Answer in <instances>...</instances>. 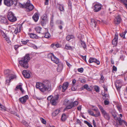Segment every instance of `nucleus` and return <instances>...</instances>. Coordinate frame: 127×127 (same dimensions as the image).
Here are the masks:
<instances>
[{"label": "nucleus", "instance_id": "f257e3e1", "mask_svg": "<svg viewBox=\"0 0 127 127\" xmlns=\"http://www.w3.org/2000/svg\"><path fill=\"white\" fill-rule=\"evenodd\" d=\"M37 88H38L42 92L49 91L51 90V86L50 81L47 80L42 82H37L36 85Z\"/></svg>", "mask_w": 127, "mask_h": 127}, {"label": "nucleus", "instance_id": "f03ea898", "mask_svg": "<svg viewBox=\"0 0 127 127\" xmlns=\"http://www.w3.org/2000/svg\"><path fill=\"white\" fill-rule=\"evenodd\" d=\"M29 56L30 55L28 54H26L21 60L19 61V64L22 67L25 68H27L28 67V62L30 59Z\"/></svg>", "mask_w": 127, "mask_h": 127}, {"label": "nucleus", "instance_id": "7ed1b4c3", "mask_svg": "<svg viewBox=\"0 0 127 127\" xmlns=\"http://www.w3.org/2000/svg\"><path fill=\"white\" fill-rule=\"evenodd\" d=\"M19 4L22 7L25 8H26L27 11H28L32 10L34 8V6L33 5L28 1L24 4L19 3Z\"/></svg>", "mask_w": 127, "mask_h": 127}, {"label": "nucleus", "instance_id": "20e7f679", "mask_svg": "<svg viewBox=\"0 0 127 127\" xmlns=\"http://www.w3.org/2000/svg\"><path fill=\"white\" fill-rule=\"evenodd\" d=\"M7 18L10 21L12 22H14L17 20V18L14 14L11 11L9 12L7 15Z\"/></svg>", "mask_w": 127, "mask_h": 127}, {"label": "nucleus", "instance_id": "39448f33", "mask_svg": "<svg viewBox=\"0 0 127 127\" xmlns=\"http://www.w3.org/2000/svg\"><path fill=\"white\" fill-rule=\"evenodd\" d=\"M4 3L8 7L12 6L14 3L15 6H16L17 4V2L16 1H13V0H3Z\"/></svg>", "mask_w": 127, "mask_h": 127}, {"label": "nucleus", "instance_id": "423d86ee", "mask_svg": "<svg viewBox=\"0 0 127 127\" xmlns=\"http://www.w3.org/2000/svg\"><path fill=\"white\" fill-rule=\"evenodd\" d=\"M48 57L49 58H50L54 63L56 64H58L59 63V60L54 56L53 54L50 53L48 54Z\"/></svg>", "mask_w": 127, "mask_h": 127}, {"label": "nucleus", "instance_id": "0eeeda50", "mask_svg": "<svg viewBox=\"0 0 127 127\" xmlns=\"http://www.w3.org/2000/svg\"><path fill=\"white\" fill-rule=\"evenodd\" d=\"M48 21L47 16L46 14H44L41 17L40 23L42 26L45 25Z\"/></svg>", "mask_w": 127, "mask_h": 127}, {"label": "nucleus", "instance_id": "6e6552de", "mask_svg": "<svg viewBox=\"0 0 127 127\" xmlns=\"http://www.w3.org/2000/svg\"><path fill=\"white\" fill-rule=\"evenodd\" d=\"M102 6L99 3H96L94 6V11L95 12H97L100 10Z\"/></svg>", "mask_w": 127, "mask_h": 127}, {"label": "nucleus", "instance_id": "1a4fd4ad", "mask_svg": "<svg viewBox=\"0 0 127 127\" xmlns=\"http://www.w3.org/2000/svg\"><path fill=\"white\" fill-rule=\"evenodd\" d=\"M59 98L58 95H57L55 96L51 100V102L52 104L53 105H56Z\"/></svg>", "mask_w": 127, "mask_h": 127}, {"label": "nucleus", "instance_id": "9d476101", "mask_svg": "<svg viewBox=\"0 0 127 127\" xmlns=\"http://www.w3.org/2000/svg\"><path fill=\"white\" fill-rule=\"evenodd\" d=\"M28 98V96L27 95H26L20 98L19 100L22 103H24L26 102Z\"/></svg>", "mask_w": 127, "mask_h": 127}, {"label": "nucleus", "instance_id": "9b49d317", "mask_svg": "<svg viewBox=\"0 0 127 127\" xmlns=\"http://www.w3.org/2000/svg\"><path fill=\"white\" fill-rule=\"evenodd\" d=\"M22 74L25 77L27 78H29L30 76V72L26 70H24L22 72Z\"/></svg>", "mask_w": 127, "mask_h": 127}, {"label": "nucleus", "instance_id": "f8f14e48", "mask_svg": "<svg viewBox=\"0 0 127 127\" xmlns=\"http://www.w3.org/2000/svg\"><path fill=\"white\" fill-rule=\"evenodd\" d=\"M118 34H115V35L114 38L112 41V44L114 45H116L117 44L118 40Z\"/></svg>", "mask_w": 127, "mask_h": 127}, {"label": "nucleus", "instance_id": "ddd939ff", "mask_svg": "<svg viewBox=\"0 0 127 127\" xmlns=\"http://www.w3.org/2000/svg\"><path fill=\"white\" fill-rule=\"evenodd\" d=\"M121 20V19L120 16H117L115 19L114 23L115 24L118 25L120 24Z\"/></svg>", "mask_w": 127, "mask_h": 127}, {"label": "nucleus", "instance_id": "4468645a", "mask_svg": "<svg viewBox=\"0 0 127 127\" xmlns=\"http://www.w3.org/2000/svg\"><path fill=\"white\" fill-rule=\"evenodd\" d=\"M97 23L96 21L93 19H91L90 24L91 27L95 28L96 26Z\"/></svg>", "mask_w": 127, "mask_h": 127}, {"label": "nucleus", "instance_id": "2eb2a0df", "mask_svg": "<svg viewBox=\"0 0 127 127\" xmlns=\"http://www.w3.org/2000/svg\"><path fill=\"white\" fill-rule=\"evenodd\" d=\"M89 62L90 63H91L93 62H95L97 64L99 65L100 64V62L99 61L96 59L93 58H91L90 59L89 61Z\"/></svg>", "mask_w": 127, "mask_h": 127}, {"label": "nucleus", "instance_id": "dca6fc26", "mask_svg": "<svg viewBox=\"0 0 127 127\" xmlns=\"http://www.w3.org/2000/svg\"><path fill=\"white\" fill-rule=\"evenodd\" d=\"M69 85V83L67 82L64 83L62 86V90L63 92H64L67 89Z\"/></svg>", "mask_w": 127, "mask_h": 127}, {"label": "nucleus", "instance_id": "f3484780", "mask_svg": "<svg viewBox=\"0 0 127 127\" xmlns=\"http://www.w3.org/2000/svg\"><path fill=\"white\" fill-rule=\"evenodd\" d=\"M115 85L117 90L118 91L122 87V84L120 82L117 81L115 83Z\"/></svg>", "mask_w": 127, "mask_h": 127}, {"label": "nucleus", "instance_id": "a211bd4d", "mask_svg": "<svg viewBox=\"0 0 127 127\" xmlns=\"http://www.w3.org/2000/svg\"><path fill=\"white\" fill-rule=\"evenodd\" d=\"M104 117L107 120H109L110 119V116L109 114L107 113L105 111L102 113Z\"/></svg>", "mask_w": 127, "mask_h": 127}, {"label": "nucleus", "instance_id": "6ab92c4d", "mask_svg": "<svg viewBox=\"0 0 127 127\" xmlns=\"http://www.w3.org/2000/svg\"><path fill=\"white\" fill-rule=\"evenodd\" d=\"M61 111L60 109H56L52 113V117H55L58 115Z\"/></svg>", "mask_w": 127, "mask_h": 127}, {"label": "nucleus", "instance_id": "aec40b11", "mask_svg": "<svg viewBox=\"0 0 127 127\" xmlns=\"http://www.w3.org/2000/svg\"><path fill=\"white\" fill-rule=\"evenodd\" d=\"M32 18L35 22H36L39 19V16L38 13H36L33 15Z\"/></svg>", "mask_w": 127, "mask_h": 127}, {"label": "nucleus", "instance_id": "412c9836", "mask_svg": "<svg viewBox=\"0 0 127 127\" xmlns=\"http://www.w3.org/2000/svg\"><path fill=\"white\" fill-rule=\"evenodd\" d=\"M64 104L67 105L72 104V101L70 100H68L67 99H65L64 100Z\"/></svg>", "mask_w": 127, "mask_h": 127}, {"label": "nucleus", "instance_id": "4be33fe9", "mask_svg": "<svg viewBox=\"0 0 127 127\" xmlns=\"http://www.w3.org/2000/svg\"><path fill=\"white\" fill-rule=\"evenodd\" d=\"M21 26H20L16 28L14 31V32L16 34L18 33L19 32L21 31Z\"/></svg>", "mask_w": 127, "mask_h": 127}, {"label": "nucleus", "instance_id": "5701e85b", "mask_svg": "<svg viewBox=\"0 0 127 127\" xmlns=\"http://www.w3.org/2000/svg\"><path fill=\"white\" fill-rule=\"evenodd\" d=\"M0 21L2 23H3L6 24H8V21L7 19L5 17H2Z\"/></svg>", "mask_w": 127, "mask_h": 127}, {"label": "nucleus", "instance_id": "b1692460", "mask_svg": "<svg viewBox=\"0 0 127 127\" xmlns=\"http://www.w3.org/2000/svg\"><path fill=\"white\" fill-rule=\"evenodd\" d=\"M59 5V9L62 11H64V6L63 5L59 4H58Z\"/></svg>", "mask_w": 127, "mask_h": 127}, {"label": "nucleus", "instance_id": "393cba45", "mask_svg": "<svg viewBox=\"0 0 127 127\" xmlns=\"http://www.w3.org/2000/svg\"><path fill=\"white\" fill-rule=\"evenodd\" d=\"M35 30L36 32L38 33H40V31H41V28L37 26L35 27Z\"/></svg>", "mask_w": 127, "mask_h": 127}, {"label": "nucleus", "instance_id": "a878e982", "mask_svg": "<svg viewBox=\"0 0 127 127\" xmlns=\"http://www.w3.org/2000/svg\"><path fill=\"white\" fill-rule=\"evenodd\" d=\"M65 47L66 49L68 50H71L73 48V47L70 46L69 44H67L65 45Z\"/></svg>", "mask_w": 127, "mask_h": 127}, {"label": "nucleus", "instance_id": "bb28decb", "mask_svg": "<svg viewBox=\"0 0 127 127\" xmlns=\"http://www.w3.org/2000/svg\"><path fill=\"white\" fill-rule=\"evenodd\" d=\"M127 33V31L126 30L124 31V32H122L120 34V35L121 37H123L124 39L126 38L125 37V35Z\"/></svg>", "mask_w": 127, "mask_h": 127}, {"label": "nucleus", "instance_id": "cd10ccee", "mask_svg": "<svg viewBox=\"0 0 127 127\" xmlns=\"http://www.w3.org/2000/svg\"><path fill=\"white\" fill-rule=\"evenodd\" d=\"M30 36L31 38L33 39H36L37 38V36L36 34L33 33H30Z\"/></svg>", "mask_w": 127, "mask_h": 127}, {"label": "nucleus", "instance_id": "c85d7f7f", "mask_svg": "<svg viewBox=\"0 0 127 127\" xmlns=\"http://www.w3.org/2000/svg\"><path fill=\"white\" fill-rule=\"evenodd\" d=\"M66 119V116L65 114H63L62 116L61 120L63 121H65Z\"/></svg>", "mask_w": 127, "mask_h": 127}, {"label": "nucleus", "instance_id": "c756f323", "mask_svg": "<svg viewBox=\"0 0 127 127\" xmlns=\"http://www.w3.org/2000/svg\"><path fill=\"white\" fill-rule=\"evenodd\" d=\"M3 37L7 41L8 43H10V41L9 40V39L8 38L6 35L5 34H4V36Z\"/></svg>", "mask_w": 127, "mask_h": 127}, {"label": "nucleus", "instance_id": "7c9ffc66", "mask_svg": "<svg viewBox=\"0 0 127 127\" xmlns=\"http://www.w3.org/2000/svg\"><path fill=\"white\" fill-rule=\"evenodd\" d=\"M73 36L72 35H68L66 37V39L67 41H69L71 38H73Z\"/></svg>", "mask_w": 127, "mask_h": 127}, {"label": "nucleus", "instance_id": "2f4dec72", "mask_svg": "<svg viewBox=\"0 0 127 127\" xmlns=\"http://www.w3.org/2000/svg\"><path fill=\"white\" fill-rule=\"evenodd\" d=\"M95 114H94V116L95 117H98L100 116V113L99 110L95 112Z\"/></svg>", "mask_w": 127, "mask_h": 127}, {"label": "nucleus", "instance_id": "473e14b6", "mask_svg": "<svg viewBox=\"0 0 127 127\" xmlns=\"http://www.w3.org/2000/svg\"><path fill=\"white\" fill-rule=\"evenodd\" d=\"M116 119L117 120L119 124L120 125H122V123L123 122V120H122L121 118L120 117L117 118Z\"/></svg>", "mask_w": 127, "mask_h": 127}, {"label": "nucleus", "instance_id": "72a5a7b5", "mask_svg": "<svg viewBox=\"0 0 127 127\" xmlns=\"http://www.w3.org/2000/svg\"><path fill=\"white\" fill-rule=\"evenodd\" d=\"M62 65H58L57 68V71L58 72H60L61 71L62 69Z\"/></svg>", "mask_w": 127, "mask_h": 127}, {"label": "nucleus", "instance_id": "f704fd0d", "mask_svg": "<svg viewBox=\"0 0 127 127\" xmlns=\"http://www.w3.org/2000/svg\"><path fill=\"white\" fill-rule=\"evenodd\" d=\"M51 36L50 34L48 32L46 33L44 36V37L47 38H50Z\"/></svg>", "mask_w": 127, "mask_h": 127}, {"label": "nucleus", "instance_id": "c9c22d12", "mask_svg": "<svg viewBox=\"0 0 127 127\" xmlns=\"http://www.w3.org/2000/svg\"><path fill=\"white\" fill-rule=\"evenodd\" d=\"M67 105V106L65 109V110L71 109L73 107V106H72V104Z\"/></svg>", "mask_w": 127, "mask_h": 127}, {"label": "nucleus", "instance_id": "e433bc0d", "mask_svg": "<svg viewBox=\"0 0 127 127\" xmlns=\"http://www.w3.org/2000/svg\"><path fill=\"white\" fill-rule=\"evenodd\" d=\"M80 43L81 44V46L83 47L84 48H85L86 47V45L85 43L84 42L81 41L80 42Z\"/></svg>", "mask_w": 127, "mask_h": 127}, {"label": "nucleus", "instance_id": "4c0bfd02", "mask_svg": "<svg viewBox=\"0 0 127 127\" xmlns=\"http://www.w3.org/2000/svg\"><path fill=\"white\" fill-rule=\"evenodd\" d=\"M112 115L113 116L114 118L116 119V113L114 111H113L111 112Z\"/></svg>", "mask_w": 127, "mask_h": 127}, {"label": "nucleus", "instance_id": "58836bf2", "mask_svg": "<svg viewBox=\"0 0 127 127\" xmlns=\"http://www.w3.org/2000/svg\"><path fill=\"white\" fill-rule=\"evenodd\" d=\"M0 110H4L5 111L6 109L5 107L0 103Z\"/></svg>", "mask_w": 127, "mask_h": 127}, {"label": "nucleus", "instance_id": "ea45409f", "mask_svg": "<svg viewBox=\"0 0 127 127\" xmlns=\"http://www.w3.org/2000/svg\"><path fill=\"white\" fill-rule=\"evenodd\" d=\"M78 104V102L77 101H75L72 102V104L73 107L76 106Z\"/></svg>", "mask_w": 127, "mask_h": 127}, {"label": "nucleus", "instance_id": "a19ab883", "mask_svg": "<svg viewBox=\"0 0 127 127\" xmlns=\"http://www.w3.org/2000/svg\"><path fill=\"white\" fill-rule=\"evenodd\" d=\"M84 123H85L86 124L89 126V127H93V126L90 123L88 122L87 121H84Z\"/></svg>", "mask_w": 127, "mask_h": 127}, {"label": "nucleus", "instance_id": "79ce46f5", "mask_svg": "<svg viewBox=\"0 0 127 127\" xmlns=\"http://www.w3.org/2000/svg\"><path fill=\"white\" fill-rule=\"evenodd\" d=\"M98 106L99 109L101 111V112L102 113H103V112L105 111V110H104L103 109V108L102 107V106L101 105H98Z\"/></svg>", "mask_w": 127, "mask_h": 127}, {"label": "nucleus", "instance_id": "37998d69", "mask_svg": "<svg viewBox=\"0 0 127 127\" xmlns=\"http://www.w3.org/2000/svg\"><path fill=\"white\" fill-rule=\"evenodd\" d=\"M22 86V85L21 84H20L17 86L15 89V91H16L17 89H20V88Z\"/></svg>", "mask_w": 127, "mask_h": 127}, {"label": "nucleus", "instance_id": "c03bdc74", "mask_svg": "<svg viewBox=\"0 0 127 127\" xmlns=\"http://www.w3.org/2000/svg\"><path fill=\"white\" fill-rule=\"evenodd\" d=\"M88 113L91 115L94 116V113L91 110H88Z\"/></svg>", "mask_w": 127, "mask_h": 127}, {"label": "nucleus", "instance_id": "a18cd8bd", "mask_svg": "<svg viewBox=\"0 0 127 127\" xmlns=\"http://www.w3.org/2000/svg\"><path fill=\"white\" fill-rule=\"evenodd\" d=\"M40 120L43 124H46V120L43 118H40Z\"/></svg>", "mask_w": 127, "mask_h": 127}, {"label": "nucleus", "instance_id": "49530a36", "mask_svg": "<svg viewBox=\"0 0 127 127\" xmlns=\"http://www.w3.org/2000/svg\"><path fill=\"white\" fill-rule=\"evenodd\" d=\"M10 72V70L9 69H7L4 71V73L5 74H8Z\"/></svg>", "mask_w": 127, "mask_h": 127}, {"label": "nucleus", "instance_id": "de8ad7c7", "mask_svg": "<svg viewBox=\"0 0 127 127\" xmlns=\"http://www.w3.org/2000/svg\"><path fill=\"white\" fill-rule=\"evenodd\" d=\"M104 95V97H105L104 99L106 100L108 99L109 97V96L108 94H105Z\"/></svg>", "mask_w": 127, "mask_h": 127}, {"label": "nucleus", "instance_id": "09e8293b", "mask_svg": "<svg viewBox=\"0 0 127 127\" xmlns=\"http://www.w3.org/2000/svg\"><path fill=\"white\" fill-rule=\"evenodd\" d=\"M84 69L83 68H78V72L81 73H82L83 72Z\"/></svg>", "mask_w": 127, "mask_h": 127}, {"label": "nucleus", "instance_id": "8fccbe9b", "mask_svg": "<svg viewBox=\"0 0 127 127\" xmlns=\"http://www.w3.org/2000/svg\"><path fill=\"white\" fill-rule=\"evenodd\" d=\"M117 108L118 110L120 112H121L122 111V110L120 106H117Z\"/></svg>", "mask_w": 127, "mask_h": 127}, {"label": "nucleus", "instance_id": "3c124183", "mask_svg": "<svg viewBox=\"0 0 127 127\" xmlns=\"http://www.w3.org/2000/svg\"><path fill=\"white\" fill-rule=\"evenodd\" d=\"M95 89L96 92H99V89L98 87L97 86H95Z\"/></svg>", "mask_w": 127, "mask_h": 127}, {"label": "nucleus", "instance_id": "603ef678", "mask_svg": "<svg viewBox=\"0 0 127 127\" xmlns=\"http://www.w3.org/2000/svg\"><path fill=\"white\" fill-rule=\"evenodd\" d=\"M21 122L22 124L25 125L27 126L28 125L27 122L24 120H22Z\"/></svg>", "mask_w": 127, "mask_h": 127}, {"label": "nucleus", "instance_id": "864d4df0", "mask_svg": "<svg viewBox=\"0 0 127 127\" xmlns=\"http://www.w3.org/2000/svg\"><path fill=\"white\" fill-rule=\"evenodd\" d=\"M88 87V85L87 84H85L83 87H82L81 88L82 89H86Z\"/></svg>", "mask_w": 127, "mask_h": 127}, {"label": "nucleus", "instance_id": "5fc2aeb1", "mask_svg": "<svg viewBox=\"0 0 127 127\" xmlns=\"http://www.w3.org/2000/svg\"><path fill=\"white\" fill-rule=\"evenodd\" d=\"M104 103L105 105H108L109 104V102L107 100H105L104 101Z\"/></svg>", "mask_w": 127, "mask_h": 127}, {"label": "nucleus", "instance_id": "6e6d98bb", "mask_svg": "<svg viewBox=\"0 0 127 127\" xmlns=\"http://www.w3.org/2000/svg\"><path fill=\"white\" fill-rule=\"evenodd\" d=\"M53 96L52 95H50L47 98V99L49 100H51Z\"/></svg>", "mask_w": 127, "mask_h": 127}, {"label": "nucleus", "instance_id": "4d7b16f0", "mask_svg": "<svg viewBox=\"0 0 127 127\" xmlns=\"http://www.w3.org/2000/svg\"><path fill=\"white\" fill-rule=\"evenodd\" d=\"M19 90H20L21 91L22 93V94H24L25 92V91L24 90L22 89V86L20 88Z\"/></svg>", "mask_w": 127, "mask_h": 127}, {"label": "nucleus", "instance_id": "13d9d810", "mask_svg": "<svg viewBox=\"0 0 127 127\" xmlns=\"http://www.w3.org/2000/svg\"><path fill=\"white\" fill-rule=\"evenodd\" d=\"M16 78V76L14 75H12L10 77V80L11 79H13L14 78Z\"/></svg>", "mask_w": 127, "mask_h": 127}, {"label": "nucleus", "instance_id": "bf43d9fd", "mask_svg": "<svg viewBox=\"0 0 127 127\" xmlns=\"http://www.w3.org/2000/svg\"><path fill=\"white\" fill-rule=\"evenodd\" d=\"M81 57L84 59L86 62V56H81Z\"/></svg>", "mask_w": 127, "mask_h": 127}, {"label": "nucleus", "instance_id": "052dcab7", "mask_svg": "<svg viewBox=\"0 0 127 127\" xmlns=\"http://www.w3.org/2000/svg\"><path fill=\"white\" fill-rule=\"evenodd\" d=\"M93 124L94 127H97L96 125V123L94 120H93Z\"/></svg>", "mask_w": 127, "mask_h": 127}, {"label": "nucleus", "instance_id": "680f3d73", "mask_svg": "<svg viewBox=\"0 0 127 127\" xmlns=\"http://www.w3.org/2000/svg\"><path fill=\"white\" fill-rule=\"evenodd\" d=\"M60 45L58 43L55 44V46L57 48H58L60 47Z\"/></svg>", "mask_w": 127, "mask_h": 127}, {"label": "nucleus", "instance_id": "e2e57ef3", "mask_svg": "<svg viewBox=\"0 0 127 127\" xmlns=\"http://www.w3.org/2000/svg\"><path fill=\"white\" fill-rule=\"evenodd\" d=\"M76 122L77 123L79 124H80L81 123V121L80 120L78 119H77Z\"/></svg>", "mask_w": 127, "mask_h": 127}, {"label": "nucleus", "instance_id": "0e129e2a", "mask_svg": "<svg viewBox=\"0 0 127 127\" xmlns=\"http://www.w3.org/2000/svg\"><path fill=\"white\" fill-rule=\"evenodd\" d=\"M92 110L95 111V112L98 110V108L96 107H95L94 108H93Z\"/></svg>", "mask_w": 127, "mask_h": 127}, {"label": "nucleus", "instance_id": "69168bd1", "mask_svg": "<svg viewBox=\"0 0 127 127\" xmlns=\"http://www.w3.org/2000/svg\"><path fill=\"white\" fill-rule=\"evenodd\" d=\"M81 82L82 83H85L86 82V80L84 79H82L81 80Z\"/></svg>", "mask_w": 127, "mask_h": 127}, {"label": "nucleus", "instance_id": "338daca9", "mask_svg": "<svg viewBox=\"0 0 127 127\" xmlns=\"http://www.w3.org/2000/svg\"><path fill=\"white\" fill-rule=\"evenodd\" d=\"M113 70L114 71H116L117 70V67L115 66L114 65L113 66Z\"/></svg>", "mask_w": 127, "mask_h": 127}, {"label": "nucleus", "instance_id": "774afa93", "mask_svg": "<svg viewBox=\"0 0 127 127\" xmlns=\"http://www.w3.org/2000/svg\"><path fill=\"white\" fill-rule=\"evenodd\" d=\"M100 79L101 80L103 81H104V77L102 75H101Z\"/></svg>", "mask_w": 127, "mask_h": 127}]
</instances>
